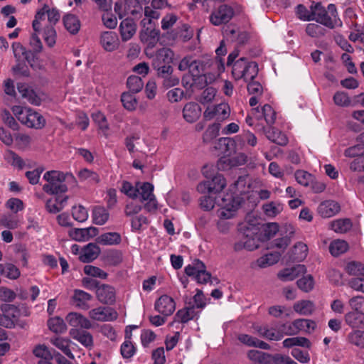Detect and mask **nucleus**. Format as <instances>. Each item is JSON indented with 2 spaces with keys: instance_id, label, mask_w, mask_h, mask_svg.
<instances>
[{
  "instance_id": "1",
  "label": "nucleus",
  "mask_w": 364,
  "mask_h": 364,
  "mask_svg": "<svg viewBox=\"0 0 364 364\" xmlns=\"http://www.w3.org/2000/svg\"><path fill=\"white\" fill-rule=\"evenodd\" d=\"M237 230L242 235L244 247L250 251L257 249L260 243L269 240L279 231L277 223H262L252 213L246 215Z\"/></svg>"
},
{
  "instance_id": "2",
  "label": "nucleus",
  "mask_w": 364,
  "mask_h": 364,
  "mask_svg": "<svg viewBox=\"0 0 364 364\" xmlns=\"http://www.w3.org/2000/svg\"><path fill=\"white\" fill-rule=\"evenodd\" d=\"M43 179L47 181L43 190L50 195H58L65 193L68 187L65 183V174L58 171H49L44 173Z\"/></svg>"
},
{
  "instance_id": "3",
  "label": "nucleus",
  "mask_w": 364,
  "mask_h": 364,
  "mask_svg": "<svg viewBox=\"0 0 364 364\" xmlns=\"http://www.w3.org/2000/svg\"><path fill=\"white\" fill-rule=\"evenodd\" d=\"M228 50L226 46L225 40L223 39L220 41L219 47L215 50V58L210 59L206 58L207 72L208 74H212L213 76V80L220 76L225 72V59L224 57L227 54Z\"/></svg>"
},
{
  "instance_id": "4",
  "label": "nucleus",
  "mask_w": 364,
  "mask_h": 364,
  "mask_svg": "<svg viewBox=\"0 0 364 364\" xmlns=\"http://www.w3.org/2000/svg\"><path fill=\"white\" fill-rule=\"evenodd\" d=\"M205 269L206 267L202 261L194 259L192 264L185 267V272L198 284H207L209 282L212 283L211 274Z\"/></svg>"
},
{
  "instance_id": "5",
  "label": "nucleus",
  "mask_w": 364,
  "mask_h": 364,
  "mask_svg": "<svg viewBox=\"0 0 364 364\" xmlns=\"http://www.w3.org/2000/svg\"><path fill=\"white\" fill-rule=\"evenodd\" d=\"M137 196H140L141 201H146L144 208L148 212H154L158 208L157 200L154 194V186L149 183L138 182Z\"/></svg>"
},
{
  "instance_id": "6",
  "label": "nucleus",
  "mask_w": 364,
  "mask_h": 364,
  "mask_svg": "<svg viewBox=\"0 0 364 364\" xmlns=\"http://www.w3.org/2000/svg\"><path fill=\"white\" fill-rule=\"evenodd\" d=\"M216 210L215 215L218 218L217 226L220 232L225 233L228 231V203L225 194L219 195L215 198Z\"/></svg>"
},
{
  "instance_id": "7",
  "label": "nucleus",
  "mask_w": 364,
  "mask_h": 364,
  "mask_svg": "<svg viewBox=\"0 0 364 364\" xmlns=\"http://www.w3.org/2000/svg\"><path fill=\"white\" fill-rule=\"evenodd\" d=\"M227 151L228 137L223 136L214 141L213 152L220 157L217 162V168L219 171H226L228 168V157L225 155Z\"/></svg>"
},
{
  "instance_id": "8",
  "label": "nucleus",
  "mask_w": 364,
  "mask_h": 364,
  "mask_svg": "<svg viewBox=\"0 0 364 364\" xmlns=\"http://www.w3.org/2000/svg\"><path fill=\"white\" fill-rule=\"evenodd\" d=\"M128 4L125 0H122L116 6H114V11L118 15L119 18H122L124 16L131 14L135 16L139 14L141 10L142 7L141 3L146 1V0H129Z\"/></svg>"
},
{
  "instance_id": "9",
  "label": "nucleus",
  "mask_w": 364,
  "mask_h": 364,
  "mask_svg": "<svg viewBox=\"0 0 364 364\" xmlns=\"http://www.w3.org/2000/svg\"><path fill=\"white\" fill-rule=\"evenodd\" d=\"M311 20H314L329 28H334L331 18L328 15V12L321 3L318 2L314 4V2H313L311 6Z\"/></svg>"
},
{
  "instance_id": "10",
  "label": "nucleus",
  "mask_w": 364,
  "mask_h": 364,
  "mask_svg": "<svg viewBox=\"0 0 364 364\" xmlns=\"http://www.w3.org/2000/svg\"><path fill=\"white\" fill-rule=\"evenodd\" d=\"M20 122L29 128L42 129L46 124L43 117L31 109H26V113L20 117Z\"/></svg>"
},
{
  "instance_id": "11",
  "label": "nucleus",
  "mask_w": 364,
  "mask_h": 364,
  "mask_svg": "<svg viewBox=\"0 0 364 364\" xmlns=\"http://www.w3.org/2000/svg\"><path fill=\"white\" fill-rule=\"evenodd\" d=\"M259 130L263 133L267 139L272 143L279 146H286L288 143L287 136L276 127L269 126L267 128L264 126L257 125Z\"/></svg>"
},
{
  "instance_id": "12",
  "label": "nucleus",
  "mask_w": 364,
  "mask_h": 364,
  "mask_svg": "<svg viewBox=\"0 0 364 364\" xmlns=\"http://www.w3.org/2000/svg\"><path fill=\"white\" fill-rule=\"evenodd\" d=\"M91 319L98 321H112L117 318V313L109 307L99 306L89 311Z\"/></svg>"
},
{
  "instance_id": "13",
  "label": "nucleus",
  "mask_w": 364,
  "mask_h": 364,
  "mask_svg": "<svg viewBox=\"0 0 364 364\" xmlns=\"http://www.w3.org/2000/svg\"><path fill=\"white\" fill-rule=\"evenodd\" d=\"M96 296L100 303L112 305L116 301V291L113 287L102 284L97 289Z\"/></svg>"
},
{
  "instance_id": "14",
  "label": "nucleus",
  "mask_w": 364,
  "mask_h": 364,
  "mask_svg": "<svg viewBox=\"0 0 364 364\" xmlns=\"http://www.w3.org/2000/svg\"><path fill=\"white\" fill-rule=\"evenodd\" d=\"M306 268L304 264H297L291 268H285L277 274L278 278L282 282H289L306 273Z\"/></svg>"
},
{
  "instance_id": "15",
  "label": "nucleus",
  "mask_w": 364,
  "mask_h": 364,
  "mask_svg": "<svg viewBox=\"0 0 364 364\" xmlns=\"http://www.w3.org/2000/svg\"><path fill=\"white\" fill-rule=\"evenodd\" d=\"M176 309V304L173 299L167 296H161L155 303V309L164 316L171 315Z\"/></svg>"
},
{
  "instance_id": "16",
  "label": "nucleus",
  "mask_w": 364,
  "mask_h": 364,
  "mask_svg": "<svg viewBox=\"0 0 364 364\" xmlns=\"http://www.w3.org/2000/svg\"><path fill=\"white\" fill-rule=\"evenodd\" d=\"M100 44L107 52L116 50L119 46L117 34L114 31H105L100 36Z\"/></svg>"
},
{
  "instance_id": "17",
  "label": "nucleus",
  "mask_w": 364,
  "mask_h": 364,
  "mask_svg": "<svg viewBox=\"0 0 364 364\" xmlns=\"http://www.w3.org/2000/svg\"><path fill=\"white\" fill-rule=\"evenodd\" d=\"M227 110L228 104L220 103L215 107H208L203 113V116L208 120L216 118L218 121H222L226 119Z\"/></svg>"
},
{
  "instance_id": "18",
  "label": "nucleus",
  "mask_w": 364,
  "mask_h": 364,
  "mask_svg": "<svg viewBox=\"0 0 364 364\" xmlns=\"http://www.w3.org/2000/svg\"><path fill=\"white\" fill-rule=\"evenodd\" d=\"M66 321L74 328L90 329L92 328L91 321L79 313L71 312L68 314L66 316Z\"/></svg>"
},
{
  "instance_id": "19",
  "label": "nucleus",
  "mask_w": 364,
  "mask_h": 364,
  "mask_svg": "<svg viewBox=\"0 0 364 364\" xmlns=\"http://www.w3.org/2000/svg\"><path fill=\"white\" fill-rule=\"evenodd\" d=\"M160 31L154 26H147L140 33L141 41L147 44L148 47L153 48L159 41Z\"/></svg>"
},
{
  "instance_id": "20",
  "label": "nucleus",
  "mask_w": 364,
  "mask_h": 364,
  "mask_svg": "<svg viewBox=\"0 0 364 364\" xmlns=\"http://www.w3.org/2000/svg\"><path fill=\"white\" fill-rule=\"evenodd\" d=\"M341 210L340 205L334 200H326L318 207V213L322 218H331Z\"/></svg>"
},
{
  "instance_id": "21",
  "label": "nucleus",
  "mask_w": 364,
  "mask_h": 364,
  "mask_svg": "<svg viewBox=\"0 0 364 364\" xmlns=\"http://www.w3.org/2000/svg\"><path fill=\"white\" fill-rule=\"evenodd\" d=\"M249 39V34L235 26L233 22L229 24V41L237 42L239 46L245 44Z\"/></svg>"
},
{
  "instance_id": "22",
  "label": "nucleus",
  "mask_w": 364,
  "mask_h": 364,
  "mask_svg": "<svg viewBox=\"0 0 364 364\" xmlns=\"http://www.w3.org/2000/svg\"><path fill=\"white\" fill-rule=\"evenodd\" d=\"M100 253V249L96 244L89 243L82 249L79 259L84 263H89L95 259Z\"/></svg>"
},
{
  "instance_id": "23",
  "label": "nucleus",
  "mask_w": 364,
  "mask_h": 364,
  "mask_svg": "<svg viewBox=\"0 0 364 364\" xmlns=\"http://www.w3.org/2000/svg\"><path fill=\"white\" fill-rule=\"evenodd\" d=\"M307 254V245L301 242H299L294 245L289 253V260L292 262H301L306 257Z\"/></svg>"
},
{
  "instance_id": "24",
  "label": "nucleus",
  "mask_w": 364,
  "mask_h": 364,
  "mask_svg": "<svg viewBox=\"0 0 364 364\" xmlns=\"http://www.w3.org/2000/svg\"><path fill=\"white\" fill-rule=\"evenodd\" d=\"M136 26L131 18H125L119 25V31L122 41H127L135 34Z\"/></svg>"
},
{
  "instance_id": "25",
  "label": "nucleus",
  "mask_w": 364,
  "mask_h": 364,
  "mask_svg": "<svg viewBox=\"0 0 364 364\" xmlns=\"http://www.w3.org/2000/svg\"><path fill=\"white\" fill-rule=\"evenodd\" d=\"M70 335L73 339L77 341L86 348H89L93 346L92 336L86 331H82L79 328H72L70 331Z\"/></svg>"
},
{
  "instance_id": "26",
  "label": "nucleus",
  "mask_w": 364,
  "mask_h": 364,
  "mask_svg": "<svg viewBox=\"0 0 364 364\" xmlns=\"http://www.w3.org/2000/svg\"><path fill=\"white\" fill-rule=\"evenodd\" d=\"M221 129L222 134H228V125L221 127V124L218 122L213 123L210 125L203 135V140L205 143H210L220 134Z\"/></svg>"
},
{
  "instance_id": "27",
  "label": "nucleus",
  "mask_w": 364,
  "mask_h": 364,
  "mask_svg": "<svg viewBox=\"0 0 364 364\" xmlns=\"http://www.w3.org/2000/svg\"><path fill=\"white\" fill-rule=\"evenodd\" d=\"M50 342L57 348L60 350L69 358L75 359V356L70 348V346L72 343L70 340L63 337L54 336L50 338Z\"/></svg>"
},
{
  "instance_id": "28",
  "label": "nucleus",
  "mask_w": 364,
  "mask_h": 364,
  "mask_svg": "<svg viewBox=\"0 0 364 364\" xmlns=\"http://www.w3.org/2000/svg\"><path fill=\"white\" fill-rule=\"evenodd\" d=\"M92 296L89 293L80 289H75L73 296V300L75 306L82 310H87L90 308L88 302L92 300Z\"/></svg>"
},
{
  "instance_id": "29",
  "label": "nucleus",
  "mask_w": 364,
  "mask_h": 364,
  "mask_svg": "<svg viewBox=\"0 0 364 364\" xmlns=\"http://www.w3.org/2000/svg\"><path fill=\"white\" fill-rule=\"evenodd\" d=\"M200 108L197 103L188 102L183 109V118L186 122L192 123L200 117Z\"/></svg>"
},
{
  "instance_id": "30",
  "label": "nucleus",
  "mask_w": 364,
  "mask_h": 364,
  "mask_svg": "<svg viewBox=\"0 0 364 364\" xmlns=\"http://www.w3.org/2000/svg\"><path fill=\"white\" fill-rule=\"evenodd\" d=\"M65 28L72 35L77 34L81 26L77 16L72 14H68L63 18Z\"/></svg>"
},
{
  "instance_id": "31",
  "label": "nucleus",
  "mask_w": 364,
  "mask_h": 364,
  "mask_svg": "<svg viewBox=\"0 0 364 364\" xmlns=\"http://www.w3.org/2000/svg\"><path fill=\"white\" fill-rule=\"evenodd\" d=\"M234 18L240 25H242L247 21V16L242 6L235 2L229 4V21Z\"/></svg>"
},
{
  "instance_id": "32",
  "label": "nucleus",
  "mask_w": 364,
  "mask_h": 364,
  "mask_svg": "<svg viewBox=\"0 0 364 364\" xmlns=\"http://www.w3.org/2000/svg\"><path fill=\"white\" fill-rule=\"evenodd\" d=\"M228 6L223 4L213 11L210 16V22L215 26L226 23L228 21Z\"/></svg>"
},
{
  "instance_id": "33",
  "label": "nucleus",
  "mask_w": 364,
  "mask_h": 364,
  "mask_svg": "<svg viewBox=\"0 0 364 364\" xmlns=\"http://www.w3.org/2000/svg\"><path fill=\"white\" fill-rule=\"evenodd\" d=\"M174 57L173 52L168 48L157 50L153 65H171Z\"/></svg>"
},
{
  "instance_id": "34",
  "label": "nucleus",
  "mask_w": 364,
  "mask_h": 364,
  "mask_svg": "<svg viewBox=\"0 0 364 364\" xmlns=\"http://www.w3.org/2000/svg\"><path fill=\"white\" fill-rule=\"evenodd\" d=\"M293 309L300 315L310 316L314 312L316 307L314 302L310 300H300L294 304Z\"/></svg>"
},
{
  "instance_id": "35",
  "label": "nucleus",
  "mask_w": 364,
  "mask_h": 364,
  "mask_svg": "<svg viewBox=\"0 0 364 364\" xmlns=\"http://www.w3.org/2000/svg\"><path fill=\"white\" fill-rule=\"evenodd\" d=\"M96 241L102 245H116L121 242L122 238L118 232H109L100 235L96 239Z\"/></svg>"
},
{
  "instance_id": "36",
  "label": "nucleus",
  "mask_w": 364,
  "mask_h": 364,
  "mask_svg": "<svg viewBox=\"0 0 364 364\" xmlns=\"http://www.w3.org/2000/svg\"><path fill=\"white\" fill-rule=\"evenodd\" d=\"M356 144L344 151L346 157L355 158L364 155V140L360 139V134L355 139Z\"/></svg>"
},
{
  "instance_id": "37",
  "label": "nucleus",
  "mask_w": 364,
  "mask_h": 364,
  "mask_svg": "<svg viewBox=\"0 0 364 364\" xmlns=\"http://www.w3.org/2000/svg\"><path fill=\"white\" fill-rule=\"evenodd\" d=\"M68 198V196H57L55 202L53 201L52 199L48 200L46 203V208L47 211L50 213H57L60 212L64 208Z\"/></svg>"
},
{
  "instance_id": "38",
  "label": "nucleus",
  "mask_w": 364,
  "mask_h": 364,
  "mask_svg": "<svg viewBox=\"0 0 364 364\" xmlns=\"http://www.w3.org/2000/svg\"><path fill=\"white\" fill-rule=\"evenodd\" d=\"M352 222L349 218L338 219L330 223L331 228L338 233H345L352 228Z\"/></svg>"
},
{
  "instance_id": "39",
  "label": "nucleus",
  "mask_w": 364,
  "mask_h": 364,
  "mask_svg": "<svg viewBox=\"0 0 364 364\" xmlns=\"http://www.w3.org/2000/svg\"><path fill=\"white\" fill-rule=\"evenodd\" d=\"M0 274L10 279H16L20 276V271L11 263L0 264Z\"/></svg>"
},
{
  "instance_id": "40",
  "label": "nucleus",
  "mask_w": 364,
  "mask_h": 364,
  "mask_svg": "<svg viewBox=\"0 0 364 364\" xmlns=\"http://www.w3.org/2000/svg\"><path fill=\"white\" fill-rule=\"evenodd\" d=\"M247 358L258 363H269L272 361V355L269 353L257 350H250L247 353Z\"/></svg>"
},
{
  "instance_id": "41",
  "label": "nucleus",
  "mask_w": 364,
  "mask_h": 364,
  "mask_svg": "<svg viewBox=\"0 0 364 364\" xmlns=\"http://www.w3.org/2000/svg\"><path fill=\"white\" fill-rule=\"evenodd\" d=\"M189 73L193 77L201 74L208 73L206 58H203L201 60L193 58Z\"/></svg>"
},
{
  "instance_id": "42",
  "label": "nucleus",
  "mask_w": 364,
  "mask_h": 364,
  "mask_svg": "<svg viewBox=\"0 0 364 364\" xmlns=\"http://www.w3.org/2000/svg\"><path fill=\"white\" fill-rule=\"evenodd\" d=\"M281 257V253L278 252H270L259 257L257 260V265L261 268H264L276 264Z\"/></svg>"
},
{
  "instance_id": "43",
  "label": "nucleus",
  "mask_w": 364,
  "mask_h": 364,
  "mask_svg": "<svg viewBox=\"0 0 364 364\" xmlns=\"http://www.w3.org/2000/svg\"><path fill=\"white\" fill-rule=\"evenodd\" d=\"M49 329L55 333H63L67 330V326L63 318L55 316L48 320Z\"/></svg>"
},
{
  "instance_id": "44",
  "label": "nucleus",
  "mask_w": 364,
  "mask_h": 364,
  "mask_svg": "<svg viewBox=\"0 0 364 364\" xmlns=\"http://www.w3.org/2000/svg\"><path fill=\"white\" fill-rule=\"evenodd\" d=\"M109 214L103 207H96L92 212L93 223L98 225H104L109 219Z\"/></svg>"
},
{
  "instance_id": "45",
  "label": "nucleus",
  "mask_w": 364,
  "mask_h": 364,
  "mask_svg": "<svg viewBox=\"0 0 364 364\" xmlns=\"http://www.w3.org/2000/svg\"><path fill=\"white\" fill-rule=\"evenodd\" d=\"M196 315L195 306H191L178 311L176 314V321L181 323H187L194 318Z\"/></svg>"
},
{
  "instance_id": "46",
  "label": "nucleus",
  "mask_w": 364,
  "mask_h": 364,
  "mask_svg": "<svg viewBox=\"0 0 364 364\" xmlns=\"http://www.w3.org/2000/svg\"><path fill=\"white\" fill-rule=\"evenodd\" d=\"M345 270L349 275L364 277V264L360 262L351 261L348 262Z\"/></svg>"
},
{
  "instance_id": "47",
  "label": "nucleus",
  "mask_w": 364,
  "mask_h": 364,
  "mask_svg": "<svg viewBox=\"0 0 364 364\" xmlns=\"http://www.w3.org/2000/svg\"><path fill=\"white\" fill-rule=\"evenodd\" d=\"M246 63L247 62L245 58H241L232 63V75L235 80L242 78L244 72L245 71Z\"/></svg>"
},
{
  "instance_id": "48",
  "label": "nucleus",
  "mask_w": 364,
  "mask_h": 364,
  "mask_svg": "<svg viewBox=\"0 0 364 364\" xmlns=\"http://www.w3.org/2000/svg\"><path fill=\"white\" fill-rule=\"evenodd\" d=\"M283 346L286 348H291L297 346L309 348L311 346V342L309 339L304 337H292L285 339L283 341Z\"/></svg>"
},
{
  "instance_id": "49",
  "label": "nucleus",
  "mask_w": 364,
  "mask_h": 364,
  "mask_svg": "<svg viewBox=\"0 0 364 364\" xmlns=\"http://www.w3.org/2000/svg\"><path fill=\"white\" fill-rule=\"evenodd\" d=\"M348 243L344 240H334L329 245V252L333 256H338L347 251Z\"/></svg>"
},
{
  "instance_id": "50",
  "label": "nucleus",
  "mask_w": 364,
  "mask_h": 364,
  "mask_svg": "<svg viewBox=\"0 0 364 364\" xmlns=\"http://www.w3.org/2000/svg\"><path fill=\"white\" fill-rule=\"evenodd\" d=\"M127 85L130 92L137 93L142 90L144 82L141 77L136 75H131L127 79Z\"/></svg>"
},
{
  "instance_id": "51",
  "label": "nucleus",
  "mask_w": 364,
  "mask_h": 364,
  "mask_svg": "<svg viewBox=\"0 0 364 364\" xmlns=\"http://www.w3.org/2000/svg\"><path fill=\"white\" fill-rule=\"evenodd\" d=\"M294 324L296 328H299V331H304L308 333L312 332L316 327L315 321L305 318H298L294 320Z\"/></svg>"
},
{
  "instance_id": "52",
  "label": "nucleus",
  "mask_w": 364,
  "mask_h": 364,
  "mask_svg": "<svg viewBox=\"0 0 364 364\" xmlns=\"http://www.w3.org/2000/svg\"><path fill=\"white\" fill-rule=\"evenodd\" d=\"M33 354L41 360H52L54 351L52 353L45 345H38L33 350Z\"/></svg>"
},
{
  "instance_id": "53",
  "label": "nucleus",
  "mask_w": 364,
  "mask_h": 364,
  "mask_svg": "<svg viewBox=\"0 0 364 364\" xmlns=\"http://www.w3.org/2000/svg\"><path fill=\"white\" fill-rule=\"evenodd\" d=\"M348 341L351 344L364 348V331H353L348 335Z\"/></svg>"
},
{
  "instance_id": "54",
  "label": "nucleus",
  "mask_w": 364,
  "mask_h": 364,
  "mask_svg": "<svg viewBox=\"0 0 364 364\" xmlns=\"http://www.w3.org/2000/svg\"><path fill=\"white\" fill-rule=\"evenodd\" d=\"M121 101L124 107L129 111L134 110L137 105L136 97L129 92H124L121 97Z\"/></svg>"
},
{
  "instance_id": "55",
  "label": "nucleus",
  "mask_w": 364,
  "mask_h": 364,
  "mask_svg": "<svg viewBox=\"0 0 364 364\" xmlns=\"http://www.w3.org/2000/svg\"><path fill=\"white\" fill-rule=\"evenodd\" d=\"M294 176L296 181L304 186H308L313 183L314 176L307 171L298 170L295 172Z\"/></svg>"
},
{
  "instance_id": "56",
  "label": "nucleus",
  "mask_w": 364,
  "mask_h": 364,
  "mask_svg": "<svg viewBox=\"0 0 364 364\" xmlns=\"http://www.w3.org/2000/svg\"><path fill=\"white\" fill-rule=\"evenodd\" d=\"M258 65L255 62L247 63L242 78H244L246 82L249 80L250 82L254 81V79L258 74Z\"/></svg>"
},
{
  "instance_id": "57",
  "label": "nucleus",
  "mask_w": 364,
  "mask_h": 364,
  "mask_svg": "<svg viewBox=\"0 0 364 364\" xmlns=\"http://www.w3.org/2000/svg\"><path fill=\"white\" fill-rule=\"evenodd\" d=\"M262 117L268 126H272L274 124L276 120V112L268 104L264 105L262 107Z\"/></svg>"
},
{
  "instance_id": "58",
  "label": "nucleus",
  "mask_w": 364,
  "mask_h": 364,
  "mask_svg": "<svg viewBox=\"0 0 364 364\" xmlns=\"http://www.w3.org/2000/svg\"><path fill=\"white\" fill-rule=\"evenodd\" d=\"M120 352L122 356L125 359L130 358L134 355L136 353V348L130 341L129 338L128 340H125L122 343L120 348Z\"/></svg>"
},
{
  "instance_id": "59",
  "label": "nucleus",
  "mask_w": 364,
  "mask_h": 364,
  "mask_svg": "<svg viewBox=\"0 0 364 364\" xmlns=\"http://www.w3.org/2000/svg\"><path fill=\"white\" fill-rule=\"evenodd\" d=\"M5 159L12 166L18 167L20 169L23 168L25 165L23 160L11 150L7 151Z\"/></svg>"
},
{
  "instance_id": "60",
  "label": "nucleus",
  "mask_w": 364,
  "mask_h": 364,
  "mask_svg": "<svg viewBox=\"0 0 364 364\" xmlns=\"http://www.w3.org/2000/svg\"><path fill=\"white\" fill-rule=\"evenodd\" d=\"M297 287L304 292H309L314 288V278L311 275L303 277L296 282Z\"/></svg>"
},
{
  "instance_id": "61",
  "label": "nucleus",
  "mask_w": 364,
  "mask_h": 364,
  "mask_svg": "<svg viewBox=\"0 0 364 364\" xmlns=\"http://www.w3.org/2000/svg\"><path fill=\"white\" fill-rule=\"evenodd\" d=\"M43 38L49 47H53L55 44L56 32L53 26H47L44 28Z\"/></svg>"
},
{
  "instance_id": "62",
  "label": "nucleus",
  "mask_w": 364,
  "mask_h": 364,
  "mask_svg": "<svg viewBox=\"0 0 364 364\" xmlns=\"http://www.w3.org/2000/svg\"><path fill=\"white\" fill-rule=\"evenodd\" d=\"M78 177L82 181L87 180L90 183H97L100 181L98 174L87 168L82 169L79 171Z\"/></svg>"
},
{
  "instance_id": "63",
  "label": "nucleus",
  "mask_w": 364,
  "mask_h": 364,
  "mask_svg": "<svg viewBox=\"0 0 364 364\" xmlns=\"http://www.w3.org/2000/svg\"><path fill=\"white\" fill-rule=\"evenodd\" d=\"M72 215L76 221L80 223L85 222L88 218V213L82 205L73 207Z\"/></svg>"
},
{
  "instance_id": "64",
  "label": "nucleus",
  "mask_w": 364,
  "mask_h": 364,
  "mask_svg": "<svg viewBox=\"0 0 364 364\" xmlns=\"http://www.w3.org/2000/svg\"><path fill=\"white\" fill-rule=\"evenodd\" d=\"M349 305L354 311L364 315V297L357 296L349 300Z\"/></svg>"
}]
</instances>
